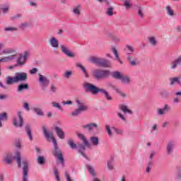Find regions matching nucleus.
Masks as SVG:
<instances>
[{
    "label": "nucleus",
    "instance_id": "obj_1",
    "mask_svg": "<svg viewBox=\"0 0 181 181\" xmlns=\"http://www.w3.org/2000/svg\"><path fill=\"white\" fill-rule=\"evenodd\" d=\"M42 130L44 135L48 141H50V139L52 141V144H54V152L53 155L55 156V158H57V159L61 162L62 163H64V158H63V154H62V151L59 149V147L57 146V141H56V139L53 136V133L47 131L46 129V127L42 126Z\"/></svg>",
    "mask_w": 181,
    "mask_h": 181
},
{
    "label": "nucleus",
    "instance_id": "obj_2",
    "mask_svg": "<svg viewBox=\"0 0 181 181\" xmlns=\"http://www.w3.org/2000/svg\"><path fill=\"white\" fill-rule=\"evenodd\" d=\"M83 87L84 90H86V91H90L93 94H98V93H101L102 94H104L105 98H106V100H107V101L112 100V97L110 95V94L107 92V90H105V89L98 88L97 86L88 82H84L83 83Z\"/></svg>",
    "mask_w": 181,
    "mask_h": 181
},
{
    "label": "nucleus",
    "instance_id": "obj_3",
    "mask_svg": "<svg viewBox=\"0 0 181 181\" xmlns=\"http://www.w3.org/2000/svg\"><path fill=\"white\" fill-rule=\"evenodd\" d=\"M78 138L81 139L83 144H78L76 149H78L79 153L83 156V158H86V159H88V158L84 154L83 151H86V148H91V144L90 142H88V140H87V138H86V136L83 134H78Z\"/></svg>",
    "mask_w": 181,
    "mask_h": 181
},
{
    "label": "nucleus",
    "instance_id": "obj_4",
    "mask_svg": "<svg viewBox=\"0 0 181 181\" xmlns=\"http://www.w3.org/2000/svg\"><path fill=\"white\" fill-rule=\"evenodd\" d=\"M89 61L90 62V63H95V64H98V66H100V67L108 68L112 66V64H111V62L110 60L103 58L92 57L89 59Z\"/></svg>",
    "mask_w": 181,
    "mask_h": 181
},
{
    "label": "nucleus",
    "instance_id": "obj_5",
    "mask_svg": "<svg viewBox=\"0 0 181 181\" xmlns=\"http://www.w3.org/2000/svg\"><path fill=\"white\" fill-rule=\"evenodd\" d=\"M76 103L78 105V108L71 112L72 117H77L80 115L81 112H84V111H87V110H88V107L84 105L80 99H76Z\"/></svg>",
    "mask_w": 181,
    "mask_h": 181
},
{
    "label": "nucleus",
    "instance_id": "obj_6",
    "mask_svg": "<svg viewBox=\"0 0 181 181\" xmlns=\"http://www.w3.org/2000/svg\"><path fill=\"white\" fill-rule=\"evenodd\" d=\"M30 57V51L25 50L23 53L19 54V56L16 60L17 66H25L28 59Z\"/></svg>",
    "mask_w": 181,
    "mask_h": 181
},
{
    "label": "nucleus",
    "instance_id": "obj_7",
    "mask_svg": "<svg viewBox=\"0 0 181 181\" xmlns=\"http://www.w3.org/2000/svg\"><path fill=\"white\" fill-rule=\"evenodd\" d=\"M93 74L96 80H102V78H107V77L110 76V71L95 69L93 71Z\"/></svg>",
    "mask_w": 181,
    "mask_h": 181
},
{
    "label": "nucleus",
    "instance_id": "obj_8",
    "mask_svg": "<svg viewBox=\"0 0 181 181\" xmlns=\"http://www.w3.org/2000/svg\"><path fill=\"white\" fill-rule=\"evenodd\" d=\"M13 125L16 128H22L23 127V117H22V111L17 112V115L12 119Z\"/></svg>",
    "mask_w": 181,
    "mask_h": 181
},
{
    "label": "nucleus",
    "instance_id": "obj_9",
    "mask_svg": "<svg viewBox=\"0 0 181 181\" xmlns=\"http://www.w3.org/2000/svg\"><path fill=\"white\" fill-rule=\"evenodd\" d=\"M82 128H83V129H88V132L93 135L98 134V124L96 123H89L82 126Z\"/></svg>",
    "mask_w": 181,
    "mask_h": 181
},
{
    "label": "nucleus",
    "instance_id": "obj_10",
    "mask_svg": "<svg viewBox=\"0 0 181 181\" xmlns=\"http://www.w3.org/2000/svg\"><path fill=\"white\" fill-rule=\"evenodd\" d=\"M105 130L107 132V135L110 138H111V136H112V131L111 129H113V131L115 132V134H117V135H122V134L124 133V132L122 131V129H118L115 127H110V125L106 124L105 126Z\"/></svg>",
    "mask_w": 181,
    "mask_h": 181
},
{
    "label": "nucleus",
    "instance_id": "obj_11",
    "mask_svg": "<svg viewBox=\"0 0 181 181\" xmlns=\"http://www.w3.org/2000/svg\"><path fill=\"white\" fill-rule=\"evenodd\" d=\"M38 81L40 83V86L42 90H46L47 88V86H49L50 81H49V78L47 77L39 74V78Z\"/></svg>",
    "mask_w": 181,
    "mask_h": 181
},
{
    "label": "nucleus",
    "instance_id": "obj_12",
    "mask_svg": "<svg viewBox=\"0 0 181 181\" xmlns=\"http://www.w3.org/2000/svg\"><path fill=\"white\" fill-rule=\"evenodd\" d=\"M59 46L61 51L64 53V54L67 56V57H71V59L76 57V53L70 51L69 46L65 45H60Z\"/></svg>",
    "mask_w": 181,
    "mask_h": 181
},
{
    "label": "nucleus",
    "instance_id": "obj_13",
    "mask_svg": "<svg viewBox=\"0 0 181 181\" xmlns=\"http://www.w3.org/2000/svg\"><path fill=\"white\" fill-rule=\"evenodd\" d=\"M169 111H170V106L168 104H165L164 105L163 107L158 108L156 112L158 117H163V115H166Z\"/></svg>",
    "mask_w": 181,
    "mask_h": 181
},
{
    "label": "nucleus",
    "instance_id": "obj_14",
    "mask_svg": "<svg viewBox=\"0 0 181 181\" xmlns=\"http://www.w3.org/2000/svg\"><path fill=\"white\" fill-rule=\"evenodd\" d=\"M175 141H170L167 143L166 148H165V153L168 156H170V155L173 154V151L175 149Z\"/></svg>",
    "mask_w": 181,
    "mask_h": 181
},
{
    "label": "nucleus",
    "instance_id": "obj_15",
    "mask_svg": "<svg viewBox=\"0 0 181 181\" xmlns=\"http://www.w3.org/2000/svg\"><path fill=\"white\" fill-rule=\"evenodd\" d=\"M23 181H28V172H29V165L28 164V161H23Z\"/></svg>",
    "mask_w": 181,
    "mask_h": 181
},
{
    "label": "nucleus",
    "instance_id": "obj_16",
    "mask_svg": "<svg viewBox=\"0 0 181 181\" xmlns=\"http://www.w3.org/2000/svg\"><path fill=\"white\" fill-rule=\"evenodd\" d=\"M16 81L19 83V81H26L28 80V74L25 72H18L16 74Z\"/></svg>",
    "mask_w": 181,
    "mask_h": 181
},
{
    "label": "nucleus",
    "instance_id": "obj_17",
    "mask_svg": "<svg viewBox=\"0 0 181 181\" xmlns=\"http://www.w3.org/2000/svg\"><path fill=\"white\" fill-rule=\"evenodd\" d=\"M180 65H181V55L171 62L170 69L171 70H175L177 69V66H180Z\"/></svg>",
    "mask_w": 181,
    "mask_h": 181
},
{
    "label": "nucleus",
    "instance_id": "obj_18",
    "mask_svg": "<svg viewBox=\"0 0 181 181\" xmlns=\"http://www.w3.org/2000/svg\"><path fill=\"white\" fill-rule=\"evenodd\" d=\"M107 86H108V87H112V88L114 89L115 91H116V93H118V95H119V97H122V98H126L127 93H125V92L122 91V90L114 86L111 83H108Z\"/></svg>",
    "mask_w": 181,
    "mask_h": 181
},
{
    "label": "nucleus",
    "instance_id": "obj_19",
    "mask_svg": "<svg viewBox=\"0 0 181 181\" xmlns=\"http://www.w3.org/2000/svg\"><path fill=\"white\" fill-rule=\"evenodd\" d=\"M148 42L153 47L158 46V37L156 35H150L147 37Z\"/></svg>",
    "mask_w": 181,
    "mask_h": 181
},
{
    "label": "nucleus",
    "instance_id": "obj_20",
    "mask_svg": "<svg viewBox=\"0 0 181 181\" xmlns=\"http://www.w3.org/2000/svg\"><path fill=\"white\" fill-rule=\"evenodd\" d=\"M81 9H82L81 5L78 4L73 7L72 13H74L75 16L78 18V16H81Z\"/></svg>",
    "mask_w": 181,
    "mask_h": 181
},
{
    "label": "nucleus",
    "instance_id": "obj_21",
    "mask_svg": "<svg viewBox=\"0 0 181 181\" xmlns=\"http://www.w3.org/2000/svg\"><path fill=\"white\" fill-rule=\"evenodd\" d=\"M54 131L59 139H64V138H66V134L62 128L56 127Z\"/></svg>",
    "mask_w": 181,
    "mask_h": 181
},
{
    "label": "nucleus",
    "instance_id": "obj_22",
    "mask_svg": "<svg viewBox=\"0 0 181 181\" xmlns=\"http://www.w3.org/2000/svg\"><path fill=\"white\" fill-rule=\"evenodd\" d=\"M49 43L51 47H53L54 49H59V40H57L56 37H51L49 40Z\"/></svg>",
    "mask_w": 181,
    "mask_h": 181
},
{
    "label": "nucleus",
    "instance_id": "obj_23",
    "mask_svg": "<svg viewBox=\"0 0 181 181\" xmlns=\"http://www.w3.org/2000/svg\"><path fill=\"white\" fill-rule=\"evenodd\" d=\"M111 52H112L113 54L115 55L116 60H117V62L120 64H122L124 62H122V60H121V58H119V54H118V50L117 49V47L112 46L111 47Z\"/></svg>",
    "mask_w": 181,
    "mask_h": 181
},
{
    "label": "nucleus",
    "instance_id": "obj_24",
    "mask_svg": "<svg viewBox=\"0 0 181 181\" xmlns=\"http://www.w3.org/2000/svg\"><path fill=\"white\" fill-rule=\"evenodd\" d=\"M15 59H16V54L0 59V63H6L7 62H12V60H15Z\"/></svg>",
    "mask_w": 181,
    "mask_h": 181
},
{
    "label": "nucleus",
    "instance_id": "obj_25",
    "mask_svg": "<svg viewBox=\"0 0 181 181\" xmlns=\"http://www.w3.org/2000/svg\"><path fill=\"white\" fill-rule=\"evenodd\" d=\"M127 59L129 60L131 66H138V64H139V60H138V58H136V57H131V55H129L127 57Z\"/></svg>",
    "mask_w": 181,
    "mask_h": 181
},
{
    "label": "nucleus",
    "instance_id": "obj_26",
    "mask_svg": "<svg viewBox=\"0 0 181 181\" xmlns=\"http://www.w3.org/2000/svg\"><path fill=\"white\" fill-rule=\"evenodd\" d=\"M119 108L124 112V114H132V111L129 110L128 106L126 105H120Z\"/></svg>",
    "mask_w": 181,
    "mask_h": 181
},
{
    "label": "nucleus",
    "instance_id": "obj_27",
    "mask_svg": "<svg viewBox=\"0 0 181 181\" xmlns=\"http://www.w3.org/2000/svg\"><path fill=\"white\" fill-rule=\"evenodd\" d=\"M123 76V74L118 71L112 73V77H113V78H116V80H121Z\"/></svg>",
    "mask_w": 181,
    "mask_h": 181
},
{
    "label": "nucleus",
    "instance_id": "obj_28",
    "mask_svg": "<svg viewBox=\"0 0 181 181\" xmlns=\"http://www.w3.org/2000/svg\"><path fill=\"white\" fill-rule=\"evenodd\" d=\"M120 81H122V84H126V85L131 84V78L128 76L123 75Z\"/></svg>",
    "mask_w": 181,
    "mask_h": 181
},
{
    "label": "nucleus",
    "instance_id": "obj_29",
    "mask_svg": "<svg viewBox=\"0 0 181 181\" xmlns=\"http://www.w3.org/2000/svg\"><path fill=\"white\" fill-rule=\"evenodd\" d=\"M13 53H16V49L13 48H8L1 51L2 54H13Z\"/></svg>",
    "mask_w": 181,
    "mask_h": 181
},
{
    "label": "nucleus",
    "instance_id": "obj_30",
    "mask_svg": "<svg viewBox=\"0 0 181 181\" xmlns=\"http://www.w3.org/2000/svg\"><path fill=\"white\" fill-rule=\"evenodd\" d=\"M14 159H16L17 165H18V168H21L22 166L21 158V152H19V151L16 152V156H14Z\"/></svg>",
    "mask_w": 181,
    "mask_h": 181
},
{
    "label": "nucleus",
    "instance_id": "obj_31",
    "mask_svg": "<svg viewBox=\"0 0 181 181\" xmlns=\"http://www.w3.org/2000/svg\"><path fill=\"white\" fill-rule=\"evenodd\" d=\"M137 15L139 18H140L141 19H144V18H145V14L144 13V8L141 6H137Z\"/></svg>",
    "mask_w": 181,
    "mask_h": 181
},
{
    "label": "nucleus",
    "instance_id": "obj_32",
    "mask_svg": "<svg viewBox=\"0 0 181 181\" xmlns=\"http://www.w3.org/2000/svg\"><path fill=\"white\" fill-rule=\"evenodd\" d=\"M180 78H181V76L170 78V86H174L175 83H177V84H181Z\"/></svg>",
    "mask_w": 181,
    "mask_h": 181
},
{
    "label": "nucleus",
    "instance_id": "obj_33",
    "mask_svg": "<svg viewBox=\"0 0 181 181\" xmlns=\"http://www.w3.org/2000/svg\"><path fill=\"white\" fill-rule=\"evenodd\" d=\"M16 76L14 77H11V76H7L6 78V84L8 86H11V84H13L14 83H18L16 81Z\"/></svg>",
    "mask_w": 181,
    "mask_h": 181
},
{
    "label": "nucleus",
    "instance_id": "obj_34",
    "mask_svg": "<svg viewBox=\"0 0 181 181\" xmlns=\"http://www.w3.org/2000/svg\"><path fill=\"white\" fill-rule=\"evenodd\" d=\"M32 110L33 111V112H35V114H37V115H39L40 117H43L45 115V113L42 111V109L39 107H33Z\"/></svg>",
    "mask_w": 181,
    "mask_h": 181
},
{
    "label": "nucleus",
    "instance_id": "obj_35",
    "mask_svg": "<svg viewBox=\"0 0 181 181\" xmlns=\"http://www.w3.org/2000/svg\"><path fill=\"white\" fill-rule=\"evenodd\" d=\"M25 132L30 141H33V136H32V129H30V126L25 127Z\"/></svg>",
    "mask_w": 181,
    "mask_h": 181
},
{
    "label": "nucleus",
    "instance_id": "obj_36",
    "mask_svg": "<svg viewBox=\"0 0 181 181\" xmlns=\"http://www.w3.org/2000/svg\"><path fill=\"white\" fill-rule=\"evenodd\" d=\"M28 88L29 85H28V83L21 84L17 88V92L21 93V91H23V90H28Z\"/></svg>",
    "mask_w": 181,
    "mask_h": 181
},
{
    "label": "nucleus",
    "instance_id": "obj_37",
    "mask_svg": "<svg viewBox=\"0 0 181 181\" xmlns=\"http://www.w3.org/2000/svg\"><path fill=\"white\" fill-rule=\"evenodd\" d=\"M165 9H166L167 15H168V16H175V11L172 9V7L170 6H167L165 7Z\"/></svg>",
    "mask_w": 181,
    "mask_h": 181
},
{
    "label": "nucleus",
    "instance_id": "obj_38",
    "mask_svg": "<svg viewBox=\"0 0 181 181\" xmlns=\"http://www.w3.org/2000/svg\"><path fill=\"white\" fill-rule=\"evenodd\" d=\"M90 141L93 145V146H98V137L97 136H92L90 138Z\"/></svg>",
    "mask_w": 181,
    "mask_h": 181
},
{
    "label": "nucleus",
    "instance_id": "obj_39",
    "mask_svg": "<svg viewBox=\"0 0 181 181\" xmlns=\"http://www.w3.org/2000/svg\"><path fill=\"white\" fill-rule=\"evenodd\" d=\"M105 15L107 16H112L114 15V7H108L106 9Z\"/></svg>",
    "mask_w": 181,
    "mask_h": 181
},
{
    "label": "nucleus",
    "instance_id": "obj_40",
    "mask_svg": "<svg viewBox=\"0 0 181 181\" xmlns=\"http://www.w3.org/2000/svg\"><path fill=\"white\" fill-rule=\"evenodd\" d=\"M124 50H126V52H129V54H132V53L135 52V49H134V47L129 45H126Z\"/></svg>",
    "mask_w": 181,
    "mask_h": 181
},
{
    "label": "nucleus",
    "instance_id": "obj_41",
    "mask_svg": "<svg viewBox=\"0 0 181 181\" xmlns=\"http://www.w3.org/2000/svg\"><path fill=\"white\" fill-rule=\"evenodd\" d=\"M13 160V158H12V156H11V155L6 156L4 158V162H6V163H7L8 165H11V163H12Z\"/></svg>",
    "mask_w": 181,
    "mask_h": 181
},
{
    "label": "nucleus",
    "instance_id": "obj_42",
    "mask_svg": "<svg viewBox=\"0 0 181 181\" xmlns=\"http://www.w3.org/2000/svg\"><path fill=\"white\" fill-rule=\"evenodd\" d=\"M4 30L5 32H18V28L13 26L6 27Z\"/></svg>",
    "mask_w": 181,
    "mask_h": 181
},
{
    "label": "nucleus",
    "instance_id": "obj_43",
    "mask_svg": "<svg viewBox=\"0 0 181 181\" xmlns=\"http://www.w3.org/2000/svg\"><path fill=\"white\" fill-rule=\"evenodd\" d=\"M107 168L109 169V170H114V160L111 159L107 160Z\"/></svg>",
    "mask_w": 181,
    "mask_h": 181
},
{
    "label": "nucleus",
    "instance_id": "obj_44",
    "mask_svg": "<svg viewBox=\"0 0 181 181\" xmlns=\"http://www.w3.org/2000/svg\"><path fill=\"white\" fill-rule=\"evenodd\" d=\"M89 173L92 175V176H95L96 174H95V170H94V168H93V166L91 165H87L86 166Z\"/></svg>",
    "mask_w": 181,
    "mask_h": 181
},
{
    "label": "nucleus",
    "instance_id": "obj_45",
    "mask_svg": "<svg viewBox=\"0 0 181 181\" xmlns=\"http://www.w3.org/2000/svg\"><path fill=\"white\" fill-rule=\"evenodd\" d=\"M68 145L70 146L71 149H77V144L74 143V141L71 139L68 140Z\"/></svg>",
    "mask_w": 181,
    "mask_h": 181
},
{
    "label": "nucleus",
    "instance_id": "obj_46",
    "mask_svg": "<svg viewBox=\"0 0 181 181\" xmlns=\"http://www.w3.org/2000/svg\"><path fill=\"white\" fill-rule=\"evenodd\" d=\"M76 66L78 67L79 69H81V70H82L85 77H88V74H87V71H86V68H84L81 65V64H77Z\"/></svg>",
    "mask_w": 181,
    "mask_h": 181
},
{
    "label": "nucleus",
    "instance_id": "obj_47",
    "mask_svg": "<svg viewBox=\"0 0 181 181\" xmlns=\"http://www.w3.org/2000/svg\"><path fill=\"white\" fill-rule=\"evenodd\" d=\"M30 25L29 24V23L28 22H25V23H21L19 25H18V28L20 29H26V28H29Z\"/></svg>",
    "mask_w": 181,
    "mask_h": 181
},
{
    "label": "nucleus",
    "instance_id": "obj_48",
    "mask_svg": "<svg viewBox=\"0 0 181 181\" xmlns=\"http://www.w3.org/2000/svg\"><path fill=\"white\" fill-rule=\"evenodd\" d=\"M112 40L115 43H119V42H121V37H119L118 35H113L112 37Z\"/></svg>",
    "mask_w": 181,
    "mask_h": 181
},
{
    "label": "nucleus",
    "instance_id": "obj_49",
    "mask_svg": "<svg viewBox=\"0 0 181 181\" xmlns=\"http://www.w3.org/2000/svg\"><path fill=\"white\" fill-rule=\"evenodd\" d=\"M8 119V115L6 112L0 114V121H6Z\"/></svg>",
    "mask_w": 181,
    "mask_h": 181
},
{
    "label": "nucleus",
    "instance_id": "obj_50",
    "mask_svg": "<svg viewBox=\"0 0 181 181\" xmlns=\"http://www.w3.org/2000/svg\"><path fill=\"white\" fill-rule=\"evenodd\" d=\"M124 6H125L126 9L132 8V4L128 0L124 1Z\"/></svg>",
    "mask_w": 181,
    "mask_h": 181
},
{
    "label": "nucleus",
    "instance_id": "obj_51",
    "mask_svg": "<svg viewBox=\"0 0 181 181\" xmlns=\"http://www.w3.org/2000/svg\"><path fill=\"white\" fill-rule=\"evenodd\" d=\"M54 175L55 176L56 180L60 181V176L59 175V171L57 170V168L54 169Z\"/></svg>",
    "mask_w": 181,
    "mask_h": 181
},
{
    "label": "nucleus",
    "instance_id": "obj_52",
    "mask_svg": "<svg viewBox=\"0 0 181 181\" xmlns=\"http://www.w3.org/2000/svg\"><path fill=\"white\" fill-rule=\"evenodd\" d=\"M49 91H51V93H56V91H57V87L56 85L52 83L49 87Z\"/></svg>",
    "mask_w": 181,
    "mask_h": 181
},
{
    "label": "nucleus",
    "instance_id": "obj_53",
    "mask_svg": "<svg viewBox=\"0 0 181 181\" xmlns=\"http://www.w3.org/2000/svg\"><path fill=\"white\" fill-rule=\"evenodd\" d=\"M52 107H54L55 108H58V110H60V111L63 110V108H62V106L59 103L52 102Z\"/></svg>",
    "mask_w": 181,
    "mask_h": 181
},
{
    "label": "nucleus",
    "instance_id": "obj_54",
    "mask_svg": "<svg viewBox=\"0 0 181 181\" xmlns=\"http://www.w3.org/2000/svg\"><path fill=\"white\" fill-rule=\"evenodd\" d=\"M19 18H22V14H16V16H13L10 18V20L16 21V19H19Z\"/></svg>",
    "mask_w": 181,
    "mask_h": 181
},
{
    "label": "nucleus",
    "instance_id": "obj_55",
    "mask_svg": "<svg viewBox=\"0 0 181 181\" xmlns=\"http://www.w3.org/2000/svg\"><path fill=\"white\" fill-rule=\"evenodd\" d=\"M37 163L40 165H43V163H45V158L42 156H39L37 158Z\"/></svg>",
    "mask_w": 181,
    "mask_h": 181
},
{
    "label": "nucleus",
    "instance_id": "obj_56",
    "mask_svg": "<svg viewBox=\"0 0 181 181\" xmlns=\"http://www.w3.org/2000/svg\"><path fill=\"white\" fill-rule=\"evenodd\" d=\"M72 74V72L71 71H66L64 74V77L65 78H70V76H71Z\"/></svg>",
    "mask_w": 181,
    "mask_h": 181
},
{
    "label": "nucleus",
    "instance_id": "obj_57",
    "mask_svg": "<svg viewBox=\"0 0 181 181\" xmlns=\"http://www.w3.org/2000/svg\"><path fill=\"white\" fill-rule=\"evenodd\" d=\"M23 107L24 108L25 110L26 111H30V107H29V103H24L23 104Z\"/></svg>",
    "mask_w": 181,
    "mask_h": 181
},
{
    "label": "nucleus",
    "instance_id": "obj_58",
    "mask_svg": "<svg viewBox=\"0 0 181 181\" xmlns=\"http://www.w3.org/2000/svg\"><path fill=\"white\" fill-rule=\"evenodd\" d=\"M16 148H18V149H21V148H22V142L21 141V140L18 139L16 142Z\"/></svg>",
    "mask_w": 181,
    "mask_h": 181
},
{
    "label": "nucleus",
    "instance_id": "obj_59",
    "mask_svg": "<svg viewBox=\"0 0 181 181\" xmlns=\"http://www.w3.org/2000/svg\"><path fill=\"white\" fill-rule=\"evenodd\" d=\"M151 167H152V162H149L146 169V172H147V173H149V172H151Z\"/></svg>",
    "mask_w": 181,
    "mask_h": 181
},
{
    "label": "nucleus",
    "instance_id": "obj_60",
    "mask_svg": "<svg viewBox=\"0 0 181 181\" xmlns=\"http://www.w3.org/2000/svg\"><path fill=\"white\" fill-rule=\"evenodd\" d=\"M155 155H156V151H153L151 152L150 156H149L150 160H152L153 159V158L155 157Z\"/></svg>",
    "mask_w": 181,
    "mask_h": 181
},
{
    "label": "nucleus",
    "instance_id": "obj_61",
    "mask_svg": "<svg viewBox=\"0 0 181 181\" xmlns=\"http://www.w3.org/2000/svg\"><path fill=\"white\" fill-rule=\"evenodd\" d=\"M117 117H119V118H121L122 121H127V118H125V117L120 112H117Z\"/></svg>",
    "mask_w": 181,
    "mask_h": 181
},
{
    "label": "nucleus",
    "instance_id": "obj_62",
    "mask_svg": "<svg viewBox=\"0 0 181 181\" xmlns=\"http://www.w3.org/2000/svg\"><path fill=\"white\" fill-rule=\"evenodd\" d=\"M156 129H158V124H155L151 127V134H153V132H155Z\"/></svg>",
    "mask_w": 181,
    "mask_h": 181
},
{
    "label": "nucleus",
    "instance_id": "obj_63",
    "mask_svg": "<svg viewBox=\"0 0 181 181\" xmlns=\"http://www.w3.org/2000/svg\"><path fill=\"white\" fill-rule=\"evenodd\" d=\"M73 104V102L71 100H68V101H63L62 102V105H71Z\"/></svg>",
    "mask_w": 181,
    "mask_h": 181
},
{
    "label": "nucleus",
    "instance_id": "obj_64",
    "mask_svg": "<svg viewBox=\"0 0 181 181\" xmlns=\"http://www.w3.org/2000/svg\"><path fill=\"white\" fill-rule=\"evenodd\" d=\"M29 73L30 74H36V73H37V69L33 68V69L29 71Z\"/></svg>",
    "mask_w": 181,
    "mask_h": 181
}]
</instances>
